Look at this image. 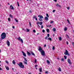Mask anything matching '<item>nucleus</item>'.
Here are the masks:
<instances>
[{
  "label": "nucleus",
  "instance_id": "1",
  "mask_svg": "<svg viewBox=\"0 0 74 74\" xmlns=\"http://www.w3.org/2000/svg\"><path fill=\"white\" fill-rule=\"evenodd\" d=\"M1 39H4L6 37V34L4 32L1 35Z\"/></svg>",
  "mask_w": 74,
  "mask_h": 74
},
{
  "label": "nucleus",
  "instance_id": "2",
  "mask_svg": "<svg viewBox=\"0 0 74 74\" xmlns=\"http://www.w3.org/2000/svg\"><path fill=\"white\" fill-rule=\"evenodd\" d=\"M17 64L20 67L22 68V69H23V68H24V65L23 64H22V62H20V63H19V64L17 63Z\"/></svg>",
  "mask_w": 74,
  "mask_h": 74
},
{
  "label": "nucleus",
  "instance_id": "3",
  "mask_svg": "<svg viewBox=\"0 0 74 74\" xmlns=\"http://www.w3.org/2000/svg\"><path fill=\"white\" fill-rule=\"evenodd\" d=\"M18 39L19 40V41H20L22 43H23V40H22V39H21V37H20L18 38Z\"/></svg>",
  "mask_w": 74,
  "mask_h": 74
},
{
  "label": "nucleus",
  "instance_id": "4",
  "mask_svg": "<svg viewBox=\"0 0 74 74\" xmlns=\"http://www.w3.org/2000/svg\"><path fill=\"white\" fill-rule=\"evenodd\" d=\"M41 54L42 55H43V56H45V52L44 51H42L40 52Z\"/></svg>",
  "mask_w": 74,
  "mask_h": 74
},
{
  "label": "nucleus",
  "instance_id": "5",
  "mask_svg": "<svg viewBox=\"0 0 74 74\" xmlns=\"http://www.w3.org/2000/svg\"><path fill=\"white\" fill-rule=\"evenodd\" d=\"M64 54L65 55H69V53H68V51H67V50H66V52L64 53Z\"/></svg>",
  "mask_w": 74,
  "mask_h": 74
},
{
  "label": "nucleus",
  "instance_id": "6",
  "mask_svg": "<svg viewBox=\"0 0 74 74\" xmlns=\"http://www.w3.org/2000/svg\"><path fill=\"white\" fill-rule=\"evenodd\" d=\"M38 50V51H40V52H41L42 51H43V50H42V48H41L40 47H39Z\"/></svg>",
  "mask_w": 74,
  "mask_h": 74
},
{
  "label": "nucleus",
  "instance_id": "7",
  "mask_svg": "<svg viewBox=\"0 0 74 74\" xmlns=\"http://www.w3.org/2000/svg\"><path fill=\"white\" fill-rule=\"evenodd\" d=\"M7 44L8 45V46H10V42H9V41L7 40Z\"/></svg>",
  "mask_w": 74,
  "mask_h": 74
},
{
  "label": "nucleus",
  "instance_id": "8",
  "mask_svg": "<svg viewBox=\"0 0 74 74\" xmlns=\"http://www.w3.org/2000/svg\"><path fill=\"white\" fill-rule=\"evenodd\" d=\"M42 23H43L42 22H37V25H38V24L39 23V24L40 25H42Z\"/></svg>",
  "mask_w": 74,
  "mask_h": 74
},
{
  "label": "nucleus",
  "instance_id": "9",
  "mask_svg": "<svg viewBox=\"0 0 74 74\" xmlns=\"http://www.w3.org/2000/svg\"><path fill=\"white\" fill-rule=\"evenodd\" d=\"M22 53L23 54V55L24 56H26V53H25L23 51H22Z\"/></svg>",
  "mask_w": 74,
  "mask_h": 74
},
{
  "label": "nucleus",
  "instance_id": "10",
  "mask_svg": "<svg viewBox=\"0 0 74 74\" xmlns=\"http://www.w3.org/2000/svg\"><path fill=\"white\" fill-rule=\"evenodd\" d=\"M38 17L40 18H43V16L42 15H38Z\"/></svg>",
  "mask_w": 74,
  "mask_h": 74
},
{
  "label": "nucleus",
  "instance_id": "11",
  "mask_svg": "<svg viewBox=\"0 0 74 74\" xmlns=\"http://www.w3.org/2000/svg\"><path fill=\"white\" fill-rule=\"evenodd\" d=\"M45 21H48V18L47 17H45Z\"/></svg>",
  "mask_w": 74,
  "mask_h": 74
},
{
  "label": "nucleus",
  "instance_id": "12",
  "mask_svg": "<svg viewBox=\"0 0 74 74\" xmlns=\"http://www.w3.org/2000/svg\"><path fill=\"white\" fill-rule=\"evenodd\" d=\"M31 53L32 54V55H33L34 56H35V54L34 53L33 51H31Z\"/></svg>",
  "mask_w": 74,
  "mask_h": 74
},
{
  "label": "nucleus",
  "instance_id": "13",
  "mask_svg": "<svg viewBox=\"0 0 74 74\" xmlns=\"http://www.w3.org/2000/svg\"><path fill=\"white\" fill-rule=\"evenodd\" d=\"M55 5H56V6L58 7H61V6H60V5H59L58 3L56 4Z\"/></svg>",
  "mask_w": 74,
  "mask_h": 74
},
{
  "label": "nucleus",
  "instance_id": "14",
  "mask_svg": "<svg viewBox=\"0 0 74 74\" xmlns=\"http://www.w3.org/2000/svg\"><path fill=\"white\" fill-rule=\"evenodd\" d=\"M10 8L11 9H12V10H13L14 9V7H13V6H12V5H10Z\"/></svg>",
  "mask_w": 74,
  "mask_h": 74
},
{
  "label": "nucleus",
  "instance_id": "15",
  "mask_svg": "<svg viewBox=\"0 0 74 74\" xmlns=\"http://www.w3.org/2000/svg\"><path fill=\"white\" fill-rule=\"evenodd\" d=\"M68 61L69 64H71V62H70V59H68Z\"/></svg>",
  "mask_w": 74,
  "mask_h": 74
},
{
  "label": "nucleus",
  "instance_id": "16",
  "mask_svg": "<svg viewBox=\"0 0 74 74\" xmlns=\"http://www.w3.org/2000/svg\"><path fill=\"white\" fill-rule=\"evenodd\" d=\"M27 54L29 55V56H30V55H31V54L29 51L27 52Z\"/></svg>",
  "mask_w": 74,
  "mask_h": 74
},
{
  "label": "nucleus",
  "instance_id": "17",
  "mask_svg": "<svg viewBox=\"0 0 74 74\" xmlns=\"http://www.w3.org/2000/svg\"><path fill=\"white\" fill-rule=\"evenodd\" d=\"M5 67L7 70H9V68H8V67L6 66Z\"/></svg>",
  "mask_w": 74,
  "mask_h": 74
},
{
  "label": "nucleus",
  "instance_id": "18",
  "mask_svg": "<svg viewBox=\"0 0 74 74\" xmlns=\"http://www.w3.org/2000/svg\"><path fill=\"white\" fill-rule=\"evenodd\" d=\"M47 32V33H49V29H46Z\"/></svg>",
  "mask_w": 74,
  "mask_h": 74
},
{
  "label": "nucleus",
  "instance_id": "19",
  "mask_svg": "<svg viewBox=\"0 0 74 74\" xmlns=\"http://www.w3.org/2000/svg\"><path fill=\"white\" fill-rule=\"evenodd\" d=\"M39 71L40 72H42V68H40L39 69Z\"/></svg>",
  "mask_w": 74,
  "mask_h": 74
},
{
  "label": "nucleus",
  "instance_id": "20",
  "mask_svg": "<svg viewBox=\"0 0 74 74\" xmlns=\"http://www.w3.org/2000/svg\"><path fill=\"white\" fill-rule=\"evenodd\" d=\"M13 63L14 64H15L16 62H15V60H13Z\"/></svg>",
  "mask_w": 74,
  "mask_h": 74
},
{
  "label": "nucleus",
  "instance_id": "21",
  "mask_svg": "<svg viewBox=\"0 0 74 74\" xmlns=\"http://www.w3.org/2000/svg\"><path fill=\"white\" fill-rule=\"evenodd\" d=\"M58 70L59 71H61L62 69H61V68H58Z\"/></svg>",
  "mask_w": 74,
  "mask_h": 74
},
{
  "label": "nucleus",
  "instance_id": "22",
  "mask_svg": "<svg viewBox=\"0 0 74 74\" xmlns=\"http://www.w3.org/2000/svg\"><path fill=\"white\" fill-rule=\"evenodd\" d=\"M9 16L11 18H13L12 15H11V14H10Z\"/></svg>",
  "mask_w": 74,
  "mask_h": 74
},
{
  "label": "nucleus",
  "instance_id": "23",
  "mask_svg": "<svg viewBox=\"0 0 74 74\" xmlns=\"http://www.w3.org/2000/svg\"><path fill=\"white\" fill-rule=\"evenodd\" d=\"M59 41H61V40H62V38H61V37H59Z\"/></svg>",
  "mask_w": 74,
  "mask_h": 74
},
{
  "label": "nucleus",
  "instance_id": "24",
  "mask_svg": "<svg viewBox=\"0 0 74 74\" xmlns=\"http://www.w3.org/2000/svg\"><path fill=\"white\" fill-rule=\"evenodd\" d=\"M47 63H48L49 64L50 62H49V61L48 60H47Z\"/></svg>",
  "mask_w": 74,
  "mask_h": 74
},
{
  "label": "nucleus",
  "instance_id": "25",
  "mask_svg": "<svg viewBox=\"0 0 74 74\" xmlns=\"http://www.w3.org/2000/svg\"><path fill=\"white\" fill-rule=\"evenodd\" d=\"M23 58H24V60L25 61V62H27V60H26V58H25V57H23Z\"/></svg>",
  "mask_w": 74,
  "mask_h": 74
},
{
  "label": "nucleus",
  "instance_id": "26",
  "mask_svg": "<svg viewBox=\"0 0 74 74\" xmlns=\"http://www.w3.org/2000/svg\"><path fill=\"white\" fill-rule=\"evenodd\" d=\"M46 16H47V17H48V18H49V15H48V14L47 13L46 14Z\"/></svg>",
  "mask_w": 74,
  "mask_h": 74
},
{
  "label": "nucleus",
  "instance_id": "27",
  "mask_svg": "<svg viewBox=\"0 0 74 74\" xmlns=\"http://www.w3.org/2000/svg\"><path fill=\"white\" fill-rule=\"evenodd\" d=\"M39 21H42V19L41 18H39Z\"/></svg>",
  "mask_w": 74,
  "mask_h": 74
},
{
  "label": "nucleus",
  "instance_id": "28",
  "mask_svg": "<svg viewBox=\"0 0 74 74\" xmlns=\"http://www.w3.org/2000/svg\"><path fill=\"white\" fill-rule=\"evenodd\" d=\"M26 31L27 32H29V31H30V30H29V29H27Z\"/></svg>",
  "mask_w": 74,
  "mask_h": 74
},
{
  "label": "nucleus",
  "instance_id": "29",
  "mask_svg": "<svg viewBox=\"0 0 74 74\" xmlns=\"http://www.w3.org/2000/svg\"><path fill=\"white\" fill-rule=\"evenodd\" d=\"M49 40H50V41H51L52 40V39H51V38H48Z\"/></svg>",
  "mask_w": 74,
  "mask_h": 74
},
{
  "label": "nucleus",
  "instance_id": "30",
  "mask_svg": "<svg viewBox=\"0 0 74 74\" xmlns=\"http://www.w3.org/2000/svg\"><path fill=\"white\" fill-rule=\"evenodd\" d=\"M64 57L65 59H67V56H64Z\"/></svg>",
  "mask_w": 74,
  "mask_h": 74
},
{
  "label": "nucleus",
  "instance_id": "31",
  "mask_svg": "<svg viewBox=\"0 0 74 74\" xmlns=\"http://www.w3.org/2000/svg\"><path fill=\"white\" fill-rule=\"evenodd\" d=\"M53 31L54 32H55V31H56V29H55V28H53Z\"/></svg>",
  "mask_w": 74,
  "mask_h": 74
},
{
  "label": "nucleus",
  "instance_id": "32",
  "mask_svg": "<svg viewBox=\"0 0 74 74\" xmlns=\"http://www.w3.org/2000/svg\"><path fill=\"white\" fill-rule=\"evenodd\" d=\"M14 20L16 21V22H18V21L16 19V18H14Z\"/></svg>",
  "mask_w": 74,
  "mask_h": 74
},
{
  "label": "nucleus",
  "instance_id": "33",
  "mask_svg": "<svg viewBox=\"0 0 74 74\" xmlns=\"http://www.w3.org/2000/svg\"><path fill=\"white\" fill-rule=\"evenodd\" d=\"M24 63L25 64H27V62H26V61H24Z\"/></svg>",
  "mask_w": 74,
  "mask_h": 74
},
{
  "label": "nucleus",
  "instance_id": "34",
  "mask_svg": "<svg viewBox=\"0 0 74 74\" xmlns=\"http://www.w3.org/2000/svg\"><path fill=\"white\" fill-rule=\"evenodd\" d=\"M47 27H49L51 26V25H47Z\"/></svg>",
  "mask_w": 74,
  "mask_h": 74
},
{
  "label": "nucleus",
  "instance_id": "35",
  "mask_svg": "<svg viewBox=\"0 0 74 74\" xmlns=\"http://www.w3.org/2000/svg\"><path fill=\"white\" fill-rule=\"evenodd\" d=\"M66 37H67V38H69V36L67 35H66Z\"/></svg>",
  "mask_w": 74,
  "mask_h": 74
},
{
  "label": "nucleus",
  "instance_id": "36",
  "mask_svg": "<svg viewBox=\"0 0 74 74\" xmlns=\"http://www.w3.org/2000/svg\"><path fill=\"white\" fill-rule=\"evenodd\" d=\"M17 5H18V7H19V3L18 1L17 2Z\"/></svg>",
  "mask_w": 74,
  "mask_h": 74
},
{
  "label": "nucleus",
  "instance_id": "37",
  "mask_svg": "<svg viewBox=\"0 0 74 74\" xmlns=\"http://www.w3.org/2000/svg\"><path fill=\"white\" fill-rule=\"evenodd\" d=\"M42 33H45V30H44V29H43L42 31Z\"/></svg>",
  "mask_w": 74,
  "mask_h": 74
},
{
  "label": "nucleus",
  "instance_id": "38",
  "mask_svg": "<svg viewBox=\"0 0 74 74\" xmlns=\"http://www.w3.org/2000/svg\"><path fill=\"white\" fill-rule=\"evenodd\" d=\"M64 31H66V30H67V28L65 27L64 29Z\"/></svg>",
  "mask_w": 74,
  "mask_h": 74
},
{
  "label": "nucleus",
  "instance_id": "39",
  "mask_svg": "<svg viewBox=\"0 0 74 74\" xmlns=\"http://www.w3.org/2000/svg\"><path fill=\"white\" fill-rule=\"evenodd\" d=\"M29 26H31V25H32V23H31V22H29Z\"/></svg>",
  "mask_w": 74,
  "mask_h": 74
},
{
  "label": "nucleus",
  "instance_id": "40",
  "mask_svg": "<svg viewBox=\"0 0 74 74\" xmlns=\"http://www.w3.org/2000/svg\"><path fill=\"white\" fill-rule=\"evenodd\" d=\"M72 45H73V47H74V42H72Z\"/></svg>",
  "mask_w": 74,
  "mask_h": 74
},
{
  "label": "nucleus",
  "instance_id": "41",
  "mask_svg": "<svg viewBox=\"0 0 74 74\" xmlns=\"http://www.w3.org/2000/svg\"><path fill=\"white\" fill-rule=\"evenodd\" d=\"M33 31L34 33H36V30H35V29H33Z\"/></svg>",
  "mask_w": 74,
  "mask_h": 74
},
{
  "label": "nucleus",
  "instance_id": "42",
  "mask_svg": "<svg viewBox=\"0 0 74 74\" xmlns=\"http://www.w3.org/2000/svg\"><path fill=\"white\" fill-rule=\"evenodd\" d=\"M67 21L69 24H70V21H69V20H67Z\"/></svg>",
  "mask_w": 74,
  "mask_h": 74
},
{
  "label": "nucleus",
  "instance_id": "43",
  "mask_svg": "<svg viewBox=\"0 0 74 74\" xmlns=\"http://www.w3.org/2000/svg\"><path fill=\"white\" fill-rule=\"evenodd\" d=\"M8 21H9V22H10V18H8Z\"/></svg>",
  "mask_w": 74,
  "mask_h": 74
},
{
  "label": "nucleus",
  "instance_id": "44",
  "mask_svg": "<svg viewBox=\"0 0 74 74\" xmlns=\"http://www.w3.org/2000/svg\"><path fill=\"white\" fill-rule=\"evenodd\" d=\"M48 38V37L47 36H45V40H47V39Z\"/></svg>",
  "mask_w": 74,
  "mask_h": 74
},
{
  "label": "nucleus",
  "instance_id": "45",
  "mask_svg": "<svg viewBox=\"0 0 74 74\" xmlns=\"http://www.w3.org/2000/svg\"><path fill=\"white\" fill-rule=\"evenodd\" d=\"M47 36L48 37H49V34H48Z\"/></svg>",
  "mask_w": 74,
  "mask_h": 74
},
{
  "label": "nucleus",
  "instance_id": "46",
  "mask_svg": "<svg viewBox=\"0 0 74 74\" xmlns=\"http://www.w3.org/2000/svg\"><path fill=\"white\" fill-rule=\"evenodd\" d=\"M37 62V60L36 59H35V63H36Z\"/></svg>",
  "mask_w": 74,
  "mask_h": 74
},
{
  "label": "nucleus",
  "instance_id": "47",
  "mask_svg": "<svg viewBox=\"0 0 74 74\" xmlns=\"http://www.w3.org/2000/svg\"><path fill=\"white\" fill-rule=\"evenodd\" d=\"M53 21H50V23H53Z\"/></svg>",
  "mask_w": 74,
  "mask_h": 74
},
{
  "label": "nucleus",
  "instance_id": "48",
  "mask_svg": "<svg viewBox=\"0 0 74 74\" xmlns=\"http://www.w3.org/2000/svg\"><path fill=\"white\" fill-rule=\"evenodd\" d=\"M52 49H53V50L55 49V47L54 46H53V48H52Z\"/></svg>",
  "mask_w": 74,
  "mask_h": 74
},
{
  "label": "nucleus",
  "instance_id": "49",
  "mask_svg": "<svg viewBox=\"0 0 74 74\" xmlns=\"http://www.w3.org/2000/svg\"><path fill=\"white\" fill-rule=\"evenodd\" d=\"M61 61H64V59H63V58H62L61 59Z\"/></svg>",
  "mask_w": 74,
  "mask_h": 74
},
{
  "label": "nucleus",
  "instance_id": "50",
  "mask_svg": "<svg viewBox=\"0 0 74 74\" xmlns=\"http://www.w3.org/2000/svg\"><path fill=\"white\" fill-rule=\"evenodd\" d=\"M67 9L68 10H69V9H70V8H69V7H68L67 8Z\"/></svg>",
  "mask_w": 74,
  "mask_h": 74
},
{
  "label": "nucleus",
  "instance_id": "51",
  "mask_svg": "<svg viewBox=\"0 0 74 74\" xmlns=\"http://www.w3.org/2000/svg\"><path fill=\"white\" fill-rule=\"evenodd\" d=\"M66 43L67 44V45L69 44V42H68V41H67L66 42Z\"/></svg>",
  "mask_w": 74,
  "mask_h": 74
},
{
  "label": "nucleus",
  "instance_id": "52",
  "mask_svg": "<svg viewBox=\"0 0 74 74\" xmlns=\"http://www.w3.org/2000/svg\"><path fill=\"white\" fill-rule=\"evenodd\" d=\"M55 11H56L55 10H53V11L52 12H55Z\"/></svg>",
  "mask_w": 74,
  "mask_h": 74
},
{
  "label": "nucleus",
  "instance_id": "53",
  "mask_svg": "<svg viewBox=\"0 0 74 74\" xmlns=\"http://www.w3.org/2000/svg\"><path fill=\"white\" fill-rule=\"evenodd\" d=\"M37 67V65H35V67Z\"/></svg>",
  "mask_w": 74,
  "mask_h": 74
},
{
  "label": "nucleus",
  "instance_id": "54",
  "mask_svg": "<svg viewBox=\"0 0 74 74\" xmlns=\"http://www.w3.org/2000/svg\"><path fill=\"white\" fill-rule=\"evenodd\" d=\"M41 28L42 29V28H43V25H41Z\"/></svg>",
  "mask_w": 74,
  "mask_h": 74
},
{
  "label": "nucleus",
  "instance_id": "55",
  "mask_svg": "<svg viewBox=\"0 0 74 74\" xmlns=\"http://www.w3.org/2000/svg\"><path fill=\"white\" fill-rule=\"evenodd\" d=\"M48 73V71H46L45 72V73Z\"/></svg>",
  "mask_w": 74,
  "mask_h": 74
},
{
  "label": "nucleus",
  "instance_id": "56",
  "mask_svg": "<svg viewBox=\"0 0 74 74\" xmlns=\"http://www.w3.org/2000/svg\"><path fill=\"white\" fill-rule=\"evenodd\" d=\"M29 12L30 13H32V11L30 10L29 11Z\"/></svg>",
  "mask_w": 74,
  "mask_h": 74
},
{
  "label": "nucleus",
  "instance_id": "57",
  "mask_svg": "<svg viewBox=\"0 0 74 74\" xmlns=\"http://www.w3.org/2000/svg\"><path fill=\"white\" fill-rule=\"evenodd\" d=\"M12 28H13V29H14V28H15V26H12Z\"/></svg>",
  "mask_w": 74,
  "mask_h": 74
},
{
  "label": "nucleus",
  "instance_id": "58",
  "mask_svg": "<svg viewBox=\"0 0 74 74\" xmlns=\"http://www.w3.org/2000/svg\"><path fill=\"white\" fill-rule=\"evenodd\" d=\"M37 25H38V26L39 27V28H40V25H38V24H37Z\"/></svg>",
  "mask_w": 74,
  "mask_h": 74
},
{
  "label": "nucleus",
  "instance_id": "59",
  "mask_svg": "<svg viewBox=\"0 0 74 74\" xmlns=\"http://www.w3.org/2000/svg\"><path fill=\"white\" fill-rule=\"evenodd\" d=\"M6 63H8V62L7 61H6Z\"/></svg>",
  "mask_w": 74,
  "mask_h": 74
},
{
  "label": "nucleus",
  "instance_id": "60",
  "mask_svg": "<svg viewBox=\"0 0 74 74\" xmlns=\"http://www.w3.org/2000/svg\"><path fill=\"white\" fill-rule=\"evenodd\" d=\"M53 1H54L56 2V1H57V0H53Z\"/></svg>",
  "mask_w": 74,
  "mask_h": 74
},
{
  "label": "nucleus",
  "instance_id": "61",
  "mask_svg": "<svg viewBox=\"0 0 74 74\" xmlns=\"http://www.w3.org/2000/svg\"><path fill=\"white\" fill-rule=\"evenodd\" d=\"M36 18V16H35L34 17V18Z\"/></svg>",
  "mask_w": 74,
  "mask_h": 74
},
{
  "label": "nucleus",
  "instance_id": "62",
  "mask_svg": "<svg viewBox=\"0 0 74 74\" xmlns=\"http://www.w3.org/2000/svg\"><path fill=\"white\" fill-rule=\"evenodd\" d=\"M35 19L36 21H37V18H35Z\"/></svg>",
  "mask_w": 74,
  "mask_h": 74
},
{
  "label": "nucleus",
  "instance_id": "63",
  "mask_svg": "<svg viewBox=\"0 0 74 74\" xmlns=\"http://www.w3.org/2000/svg\"><path fill=\"white\" fill-rule=\"evenodd\" d=\"M44 47H46V44H45V45H44Z\"/></svg>",
  "mask_w": 74,
  "mask_h": 74
},
{
  "label": "nucleus",
  "instance_id": "64",
  "mask_svg": "<svg viewBox=\"0 0 74 74\" xmlns=\"http://www.w3.org/2000/svg\"><path fill=\"white\" fill-rule=\"evenodd\" d=\"M53 37H54V36H55V34H53Z\"/></svg>",
  "mask_w": 74,
  "mask_h": 74
}]
</instances>
